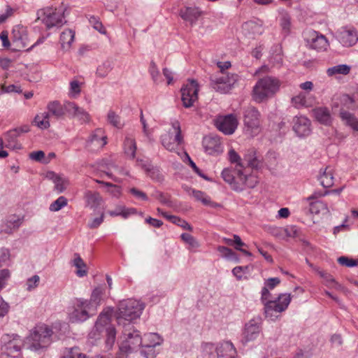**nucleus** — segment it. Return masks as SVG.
Here are the masks:
<instances>
[{"label":"nucleus","instance_id":"obj_40","mask_svg":"<svg viewBox=\"0 0 358 358\" xmlns=\"http://www.w3.org/2000/svg\"><path fill=\"white\" fill-rule=\"evenodd\" d=\"M318 180L320 182L322 186L325 188L331 187L334 185V176L331 170H329V167H327L319 176Z\"/></svg>","mask_w":358,"mask_h":358},{"label":"nucleus","instance_id":"obj_11","mask_svg":"<svg viewBox=\"0 0 358 358\" xmlns=\"http://www.w3.org/2000/svg\"><path fill=\"white\" fill-rule=\"evenodd\" d=\"M181 100L185 108H190L198 99L199 85L195 80H189L181 88Z\"/></svg>","mask_w":358,"mask_h":358},{"label":"nucleus","instance_id":"obj_45","mask_svg":"<svg viewBox=\"0 0 358 358\" xmlns=\"http://www.w3.org/2000/svg\"><path fill=\"white\" fill-rule=\"evenodd\" d=\"M102 294L103 289L101 287H96L93 290L91 294L90 300L88 301V303H90V308H93V311L96 310V306L99 304Z\"/></svg>","mask_w":358,"mask_h":358},{"label":"nucleus","instance_id":"obj_53","mask_svg":"<svg viewBox=\"0 0 358 358\" xmlns=\"http://www.w3.org/2000/svg\"><path fill=\"white\" fill-rule=\"evenodd\" d=\"M62 357H69V358H89L85 354H83L80 352V349L78 347L71 348L68 350L66 355L63 356Z\"/></svg>","mask_w":358,"mask_h":358},{"label":"nucleus","instance_id":"obj_50","mask_svg":"<svg viewBox=\"0 0 358 358\" xmlns=\"http://www.w3.org/2000/svg\"><path fill=\"white\" fill-rule=\"evenodd\" d=\"M113 67L110 62H105L97 67L96 75L101 78H105L112 70Z\"/></svg>","mask_w":358,"mask_h":358},{"label":"nucleus","instance_id":"obj_60","mask_svg":"<svg viewBox=\"0 0 358 358\" xmlns=\"http://www.w3.org/2000/svg\"><path fill=\"white\" fill-rule=\"evenodd\" d=\"M10 258V251L7 248L0 249V266L5 265Z\"/></svg>","mask_w":358,"mask_h":358},{"label":"nucleus","instance_id":"obj_34","mask_svg":"<svg viewBox=\"0 0 358 358\" xmlns=\"http://www.w3.org/2000/svg\"><path fill=\"white\" fill-rule=\"evenodd\" d=\"M75 31L72 29H67L63 31L60 35L59 43L61 48L64 51H68L71 47V44L74 41Z\"/></svg>","mask_w":358,"mask_h":358},{"label":"nucleus","instance_id":"obj_46","mask_svg":"<svg viewBox=\"0 0 358 358\" xmlns=\"http://www.w3.org/2000/svg\"><path fill=\"white\" fill-rule=\"evenodd\" d=\"M282 33L288 35L291 30V17L287 13L282 14L280 19Z\"/></svg>","mask_w":358,"mask_h":358},{"label":"nucleus","instance_id":"obj_44","mask_svg":"<svg viewBox=\"0 0 358 358\" xmlns=\"http://www.w3.org/2000/svg\"><path fill=\"white\" fill-rule=\"evenodd\" d=\"M163 217L166 218L172 223L181 227L184 229H187L188 231H192L193 229L192 227L187 222L181 219L179 217L175 215H169L167 213L163 214Z\"/></svg>","mask_w":358,"mask_h":358},{"label":"nucleus","instance_id":"obj_22","mask_svg":"<svg viewBox=\"0 0 358 358\" xmlns=\"http://www.w3.org/2000/svg\"><path fill=\"white\" fill-rule=\"evenodd\" d=\"M144 339L148 341V343H145L143 348L145 350L141 351V353L147 358H150L148 356V352H152L153 348L157 345H160L163 342L162 337L157 333H149L144 335Z\"/></svg>","mask_w":358,"mask_h":358},{"label":"nucleus","instance_id":"obj_56","mask_svg":"<svg viewBox=\"0 0 358 358\" xmlns=\"http://www.w3.org/2000/svg\"><path fill=\"white\" fill-rule=\"evenodd\" d=\"M229 159L231 163H236V168L238 169L243 168V162H242V159H241L240 156L234 150H230L229 152Z\"/></svg>","mask_w":358,"mask_h":358},{"label":"nucleus","instance_id":"obj_13","mask_svg":"<svg viewBox=\"0 0 358 358\" xmlns=\"http://www.w3.org/2000/svg\"><path fill=\"white\" fill-rule=\"evenodd\" d=\"M336 38L344 47H352L358 41V33L353 27H342L336 31Z\"/></svg>","mask_w":358,"mask_h":358},{"label":"nucleus","instance_id":"obj_9","mask_svg":"<svg viewBox=\"0 0 358 358\" xmlns=\"http://www.w3.org/2000/svg\"><path fill=\"white\" fill-rule=\"evenodd\" d=\"M237 80L238 75L236 74L222 73L220 76H211L210 85L216 92L227 94L232 89Z\"/></svg>","mask_w":358,"mask_h":358},{"label":"nucleus","instance_id":"obj_36","mask_svg":"<svg viewBox=\"0 0 358 358\" xmlns=\"http://www.w3.org/2000/svg\"><path fill=\"white\" fill-rule=\"evenodd\" d=\"M87 143L88 145L90 143H95L98 148H103L107 143L103 130L101 128L95 129L90 136Z\"/></svg>","mask_w":358,"mask_h":358},{"label":"nucleus","instance_id":"obj_27","mask_svg":"<svg viewBox=\"0 0 358 358\" xmlns=\"http://www.w3.org/2000/svg\"><path fill=\"white\" fill-rule=\"evenodd\" d=\"M201 15L202 11L199 7L186 6L179 12L180 17L191 24H195Z\"/></svg>","mask_w":358,"mask_h":358},{"label":"nucleus","instance_id":"obj_57","mask_svg":"<svg viewBox=\"0 0 358 358\" xmlns=\"http://www.w3.org/2000/svg\"><path fill=\"white\" fill-rule=\"evenodd\" d=\"M338 262L342 265L347 267H353L358 266V261L350 259L345 256H341L338 258Z\"/></svg>","mask_w":358,"mask_h":358},{"label":"nucleus","instance_id":"obj_63","mask_svg":"<svg viewBox=\"0 0 358 358\" xmlns=\"http://www.w3.org/2000/svg\"><path fill=\"white\" fill-rule=\"evenodd\" d=\"M105 186L108 187V191L115 197H118L120 195V188L112 183H105Z\"/></svg>","mask_w":358,"mask_h":358},{"label":"nucleus","instance_id":"obj_48","mask_svg":"<svg viewBox=\"0 0 358 358\" xmlns=\"http://www.w3.org/2000/svg\"><path fill=\"white\" fill-rule=\"evenodd\" d=\"M67 203V199L63 196H61L50 205L49 210L52 212L59 211L63 207L66 206Z\"/></svg>","mask_w":358,"mask_h":358},{"label":"nucleus","instance_id":"obj_51","mask_svg":"<svg viewBox=\"0 0 358 358\" xmlns=\"http://www.w3.org/2000/svg\"><path fill=\"white\" fill-rule=\"evenodd\" d=\"M152 196L156 198L157 199L159 200V201L166 206H171L172 202L170 199V196L166 194H164L163 192H161L159 191H155Z\"/></svg>","mask_w":358,"mask_h":358},{"label":"nucleus","instance_id":"obj_42","mask_svg":"<svg viewBox=\"0 0 358 358\" xmlns=\"http://www.w3.org/2000/svg\"><path fill=\"white\" fill-rule=\"evenodd\" d=\"M350 71V66L347 64H339L329 68L327 73L329 76H333L336 74L348 75Z\"/></svg>","mask_w":358,"mask_h":358},{"label":"nucleus","instance_id":"obj_2","mask_svg":"<svg viewBox=\"0 0 358 358\" xmlns=\"http://www.w3.org/2000/svg\"><path fill=\"white\" fill-rule=\"evenodd\" d=\"M64 10L63 8H57L52 7H47L38 10L36 13L37 17L36 22H41L47 29L52 27H61L66 22L64 20Z\"/></svg>","mask_w":358,"mask_h":358},{"label":"nucleus","instance_id":"obj_29","mask_svg":"<svg viewBox=\"0 0 358 358\" xmlns=\"http://www.w3.org/2000/svg\"><path fill=\"white\" fill-rule=\"evenodd\" d=\"M19 136L17 130H9L3 134V141L5 148L11 150H20L22 145L18 141L17 137Z\"/></svg>","mask_w":358,"mask_h":358},{"label":"nucleus","instance_id":"obj_28","mask_svg":"<svg viewBox=\"0 0 358 358\" xmlns=\"http://www.w3.org/2000/svg\"><path fill=\"white\" fill-rule=\"evenodd\" d=\"M242 162H243V168L247 166L252 169H258L262 165L261 159L257 155L256 150L254 148L247 151L242 159Z\"/></svg>","mask_w":358,"mask_h":358},{"label":"nucleus","instance_id":"obj_35","mask_svg":"<svg viewBox=\"0 0 358 358\" xmlns=\"http://www.w3.org/2000/svg\"><path fill=\"white\" fill-rule=\"evenodd\" d=\"M84 197L87 206L94 210L98 208L103 201L99 193L96 192L86 191Z\"/></svg>","mask_w":358,"mask_h":358},{"label":"nucleus","instance_id":"obj_41","mask_svg":"<svg viewBox=\"0 0 358 358\" xmlns=\"http://www.w3.org/2000/svg\"><path fill=\"white\" fill-rule=\"evenodd\" d=\"M73 265L78 268L76 274L79 277L85 276L87 273L86 270V264L84 262L80 255L78 253L74 254V259L72 262Z\"/></svg>","mask_w":358,"mask_h":358},{"label":"nucleus","instance_id":"obj_15","mask_svg":"<svg viewBox=\"0 0 358 358\" xmlns=\"http://www.w3.org/2000/svg\"><path fill=\"white\" fill-rule=\"evenodd\" d=\"M262 319L260 317L250 320L245 325L243 333L242 343L245 344L255 340L261 331Z\"/></svg>","mask_w":358,"mask_h":358},{"label":"nucleus","instance_id":"obj_12","mask_svg":"<svg viewBox=\"0 0 358 358\" xmlns=\"http://www.w3.org/2000/svg\"><path fill=\"white\" fill-rule=\"evenodd\" d=\"M215 124L217 129L226 135L234 134L237 129L238 122L234 114L218 116Z\"/></svg>","mask_w":358,"mask_h":358},{"label":"nucleus","instance_id":"obj_25","mask_svg":"<svg viewBox=\"0 0 358 358\" xmlns=\"http://www.w3.org/2000/svg\"><path fill=\"white\" fill-rule=\"evenodd\" d=\"M314 118L321 124L331 126L333 122L329 109L327 107H317L312 110Z\"/></svg>","mask_w":358,"mask_h":358},{"label":"nucleus","instance_id":"obj_54","mask_svg":"<svg viewBox=\"0 0 358 358\" xmlns=\"http://www.w3.org/2000/svg\"><path fill=\"white\" fill-rule=\"evenodd\" d=\"M181 239L192 248H198L199 244L196 238L191 234L187 233H183L180 235Z\"/></svg>","mask_w":358,"mask_h":358},{"label":"nucleus","instance_id":"obj_14","mask_svg":"<svg viewBox=\"0 0 358 358\" xmlns=\"http://www.w3.org/2000/svg\"><path fill=\"white\" fill-rule=\"evenodd\" d=\"M259 113L258 110L249 106L244 110V125L252 134H256L259 130Z\"/></svg>","mask_w":358,"mask_h":358},{"label":"nucleus","instance_id":"obj_52","mask_svg":"<svg viewBox=\"0 0 358 358\" xmlns=\"http://www.w3.org/2000/svg\"><path fill=\"white\" fill-rule=\"evenodd\" d=\"M108 120L115 127L120 128L123 126L120 117L114 111L110 110L108 112Z\"/></svg>","mask_w":358,"mask_h":358},{"label":"nucleus","instance_id":"obj_1","mask_svg":"<svg viewBox=\"0 0 358 358\" xmlns=\"http://www.w3.org/2000/svg\"><path fill=\"white\" fill-rule=\"evenodd\" d=\"M281 81L275 76H265L259 78L252 90V98L258 103H262L273 97L279 90Z\"/></svg>","mask_w":358,"mask_h":358},{"label":"nucleus","instance_id":"obj_6","mask_svg":"<svg viewBox=\"0 0 358 358\" xmlns=\"http://www.w3.org/2000/svg\"><path fill=\"white\" fill-rule=\"evenodd\" d=\"M1 358H21L23 341L17 334H5L1 337Z\"/></svg>","mask_w":358,"mask_h":358},{"label":"nucleus","instance_id":"obj_19","mask_svg":"<svg viewBox=\"0 0 358 358\" xmlns=\"http://www.w3.org/2000/svg\"><path fill=\"white\" fill-rule=\"evenodd\" d=\"M293 123V130L298 136H307L310 134V121L307 117L304 116L295 117Z\"/></svg>","mask_w":358,"mask_h":358},{"label":"nucleus","instance_id":"obj_20","mask_svg":"<svg viewBox=\"0 0 358 358\" xmlns=\"http://www.w3.org/2000/svg\"><path fill=\"white\" fill-rule=\"evenodd\" d=\"M182 140V135L173 133L166 132L161 136V143L162 145L169 151H175L178 145L181 143Z\"/></svg>","mask_w":358,"mask_h":358},{"label":"nucleus","instance_id":"obj_37","mask_svg":"<svg viewBox=\"0 0 358 358\" xmlns=\"http://www.w3.org/2000/svg\"><path fill=\"white\" fill-rule=\"evenodd\" d=\"M136 209L134 208H126L124 206H117L115 210H109L108 213L112 216H122L123 218L127 219L131 215L136 213Z\"/></svg>","mask_w":358,"mask_h":358},{"label":"nucleus","instance_id":"obj_58","mask_svg":"<svg viewBox=\"0 0 358 358\" xmlns=\"http://www.w3.org/2000/svg\"><path fill=\"white\" fill-rule=\"evenodd\" d=\"M40 281V278L38 275H34L32 277L27 279L26 285L27 290L31 291L38 287Z\"/></svg>","mask_w":358,"mask_h":358},{"label":"nucleus","instance_id":"obj_59","mask_svg":"<svg viewBox=\"0 0 358 358\" xmlns=\"http://www.w3.org/2000/svg\"><path fill=\"white\" fill-rule=\"evenodd\" d=\"M10 278V271L8 269H2L0 271V292L6 285L7 280Z\"/></svg>","mask_w":358,"mask_h":358},{"label":"nucleus","instance_id":"obj_33","mask_svg":"<svg viewBox=\"0 0 358 358\" xmlns=\"http://www.w3.org/2000/svg\"><path fill=\"white\" fill-rule=\"evenodd\" d=\"M67 113L78 117L83 121H87L89 119L88 113L82 108L78 107L73 102H66Z\"/></svg>","mask_w":358,"mask_h":358},{"label":"nucleus","instance_id":"obj_30","mask_svg":"<svg viewBox=\"0 0 358 358\" xmlns=\"http://www.w3.org/2000/svg\"><path fill=\"white\" fill-rule=\"evenodd\" d=\"M291 103L296 108H308L312 106L313 101L310 99V93L301 92L299 94L291 99Z\"/></svg>","mask_w":358,"mask_h":358},{"label":"nucleus","instance_id":"obj_24","mask_svg":"<svg viewBox=\"0 0 358 358\" xmlns=\"http://www.w3.org/2000/svg\"><path fill=\"white\" fill-rule=\"evenodd\" d=\"M217 358H236V350L230 341L219 343L216 348Z\"/></svg>","mask_w":358,"mask_h":358},{"label":"nucleus","instance_id":"obj_62","mask_svg":"<svg viewBox=\"0 0 358 358\" xmlns=\"http://www.w3.org/2000/svg\"><path fill=\"white\" fill-rule=\"evenodd\" d=\"M149 72L152 76L153 81L156 83L157 81L158 76H159V71L157 67L155 62L153 61L150 62Z\"/></svg>","mask_w":358,"mask_h":358},{"label":"nucleus","instance_id":"obj_64","mask_svg":"<svg viewBox=\"0 0 358 358\" xmlns=\"http://www.w3.org/2000/svg\"><path fill=\"white\" fill-rule=\"evenodd\" d=\"M284 231L287 237L295 238L299 235V230L296 226L287 227Z\"/></svg>","mask_w":358,"mask_h":358},{"label":"nucleus","instance_id":"obj_31","mask_svg":"<svg viewBox=\"0 0 358 358\" xmlns=\"http://www.w3.org/2000/svg\"><path fill=\"white\" fill-rule=\"evenodd\" d=\"M22 219L15 215L7 217L1 224V231L6 234H12L13 231L17 230L22 224Z\"/></svg>","mask_w":358,"mask_h":358},{"label":"nucleus","instance_id":"obj_39","mask_svg":"<svg viewBox=\"0 0 358 358\" xmlns=\"http://www.w3.org/2000/svg\"><path fill=\"white\" fill-rule=\"evenodd\" d=\"M48 174L55 183V189L57 191V192H63L69 184L68 180L64 178H62L60 176L55 173L54 172H49Z\"/></svg>","mask_w":358,"mask_h":358},{"label":"nucleus","instance_id":"obj_5","mask_svg":"<svg viewBox=\"0 0 358 358\" xmlns=\"http://www.w3.org/2000/svg\"><path fill=\"white\" fill-rule=\"evenodd\" d=\"M144 309V305L138 301L129 299L120 301L117 306V320L120 324L121 320L130 322L139 317Z\"/></svg>","mask_w":358,"mask_h":358},{"label":"nucleus","instance_id":"obj_7","mask_svg":"<svg viewBox=\"0 0 358 358\" xmlns=\"http://www.w3.org/2000/svg\"><path fill=\"white\" fill-rule=\"evenodd\" d=\"M123 327L122 334L125 337V340L120 346L121 353H131L139 347H143V340L139 331L135 329L130 322H124Z\"/></svg>","mask_w":358,"mask_h":358},{"label":"nucleus","instance_id":"obj_10","mask_svg":"<svg viewBox=\"0 0 358 358\" xmlns=\"http://www.w3.org/2000/svg\"><path fill=\"white\" fill-rule=\"evenodd\" d=\"M93 311V308H90V303H88L87 300L77 299L73 310L69 314V320L71 322H83L86 321Z\"/></svg>","mask_w":358,"mask_h":358},{"label":"nucleus","instance_id":"obj_32","mask_svg":"<svg viewBox=\"0 0 358 358\" xmlns=\"http://www.w3.org/2000/svg\"><path fill=\"white\" fill-rule=\"evenodd\" d=\"M339 116L345 125L350 127L354 131H358V119L354 114L341 110Z\"/></svg>","mask_w":358,"mask_h":358},{"label":"nucleus","instance_id":"obj_55","mask_svg":"<svg viewBox=\"0 0 358 358\" xmlns=\"http://www.w3.org/2000/svg\"><path fill=\"white\" fill-rule=\"evenodd\" d=\"M192 194L196 200L201 201L204 205L210 203V199L200 190L192 189Z\"/></svg>","mask_w":358,"mask_h":358},{"label":"nucleus","instance_id":"obj_21","mask_svg":"<svg viewBox=\"0 0 358 358\" xmlns=\"http://www.w3.org/2000/svg\"><path fill=\"white\" fill-rule=\"evenodd\" d=\"M12 41L17 48L22 49L27 48V35L26 29L23 26L17 25L12 31Z\"/></svg>","mask_w":358,"mask_h":358},{"label":"nucleus","instance_id":"obj_18","mask_svg":"<svg viewBox=\"0 0 358 358\" xmlns=\"http://www.w3.org/2000/svg\"><path fill=\"white\" fill-rule=\"evenodd\" d=\"M203 147L208 155H217L222 152V148L219 137L207 136L203 138Z\"/></svg>","mask_w":358,"mask_h":358},{"label":"nucleus","instance_id":"obj_47","mask_svg":"<svg viewBox=\"0 0 358 358\" xmlns=\"http://www.w3.org/2000/svg\"><path fill=\"white\" fill-rule=\"evenodd\" d=\"M116 338V330L115 328L110 325L106 328V344L108 349H110L114 345Z\"/></svg>","mask_w":358,"mask_h":358},{"label":"nucleus","instance_id":"obj_61","mask_svg":"<svg viewBox=\"0 0 358 358\" xmlns=\"http://www.w3.org/2000/svg\"><path fill=\"white\" fill-rule=\"evenodd\" d=\"M129 192L133 196H134L136 199H141L142 201H148V197L145 193H144L143 192H142L135 187L130 189Z\"/></svg>","mask_w":358,"mask_h":358},{"label":"nucleus","instance_id":"obj_3","mask_svg":"<svg viewBox=\"0 0 358 358\" xmlns=\"http://www.w3.org/2000/svg\"><path fill=\"white\" fill-rule=\"evenodd\" d=\"M52 331L48 326L38 327L27 338L28 348L31 351L39 352L46 348L51 343Z\"/></svg>","mask_w":358,"mask_h":358},{"label":"nucleus","instance_id":"obj_49","mask_svg":"<svg viewBox=\"0 0 358 358\" xmlns=\"http://www.w3.org/2000/svg\"><path fill=\"white\" fill-rule=\"evenodd\" d=\"M327 209L326 203L321 201H315L310 203L309 211L312 214H319L321 211Z\"/></svg>","mask_w":358,"mask_h":358},{"label":"nucleus","instance_id":"obj_17","mask_svg":"<svg viewBox=\"0 0 358 358\" xmlns=\"http://www.w3.org/2000/svg\"><path fill=\"white\" fill-rule=\"evenodd\" d=\"M236 173L239 180L238 185L232 186L236 192H242L245 188H254L258 183L257 178L252 174H247L243 170H237Z\"/></svg>","mask_w":358,"mask_h":358},{"label":"nucleus","instance_id":"obj_38","mask_svg":"<svg viewBox=\"0 0 358 358\" xmlns=\"http://www.w3.org/2000/svg\"><path fill=\"white\" fill-rule=\"evenodd\" d=\"M237 170H242L241 169L236 168L234 171H231L229 169H224L222 171V178L223 180L229 183L232 188V186L235 184L238 185L239 180L238 178V175L236 173Z\"/></svg>","mask_w":358,"mask_h":358},{"label":"nucleus","instance_id":"obj_8","mask_svg":"<svg viewBox=\"0 0 358 358\" xmlns=\"http://www.w3.org/2000/svg\"><path fill=\"white\" fill-rule=\"evenodd\" d=\"M291 301L289 294H281L275 300L267 301L264 303V309L266 317L273 320L278 316L275 313H280L285 311Z\"/></svg>","mask_w":358,"mask_h":358},{"label":"nucleus","instance_id":"obj_4","mask_svg":"<svg viewBox=\"0 0 358 358\" xmlns=\"http://www.w3.org/2000/svg\"><path fill=\"white\" fill-rule=\"evenodd\" d=\"M47 110V112L37 115L34 120L35 124L41 129H48L50 127L48 120L51 117L57 120L64 117L65 114L67 113L66 102L62 105L58 101H51L48 104Z\"/></svg>","mask_w":358,"mask_h":358},{"label":"nucleus","instance_id":"obj_16","mask_svg":"<svg viewBox=\"0 0 358 358\" xmlns=\"http://www.w3.org/2000/svg\"><path fill=\"white\" fill-rule=\"evenodd\" d=\"M306 40L309 47L317 51L325 50L329 46L327 38L315 31H309Z\"/></svg>","mask_w":358,"mask_h":358},{"label":"nucleus","instance_id":"obj_26","mask_svg":"<svg viewBox=\"0 0 358 358\" xmlns=\"http://www.w3.org/2000/svg\"><path fill=\"white\" fill-rule=\"evenodd\" d=\"M137 163L152 180L157 182H162L164 180V176L159 168L153 166L151 164L146 161H143V159H137Z\"/></svg>","mask_w":358,"mask_h":358},{"label":"nucleus","instance_id":"obj_23","mask_svg":"<svg viewBox=\"0 0 358 358\" xmlns=\"http://www.w3.org/2000/svg\"><path fill=\"white\" fill-rule=\"evenodd\" d=\"M243 35L249 39H255L264 32L262 25L255 21H248L242 26Z\"/></svg>","mask_w":358,"mask_h":358},{"label":"nucleus","instance_id":"obj_43","mask_svg":"<svg viewBox=\"0 0 358 358\" xmlns=\"http://www.w3.org/2000/svg\"><path fill=\"white\" fill-rule=\"evenodd\" d=\"M136 143L134 138L127 137L124 141L125 154L131 159H134L136 152Z\"/></svg>","mask_w":358,"mask_h":358}]
</instances>
